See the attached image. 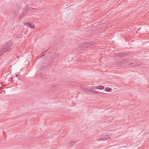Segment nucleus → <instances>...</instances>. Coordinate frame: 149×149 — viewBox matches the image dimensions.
I'll return each instance as SVG.
<instances>
[{
    "mask_svg": "<svg viewBox=\"0 0 149 149\" xmlns=\"http://www.w3.org/2000/svg\"><path fill=\"white\" fill-rule=\"evenodd\" d=\"M75 143V142L74 141H72L70 143L68 144V146H70L73 145Z\"/></svg>",
    "mask_w": 149,
    "mask_h": 149,
    "instance_id": "nucleus-6",
    "label": "nucleus"
},
{
    "mask_svg": "<svg viewBox=\"0 0 149 149\" xmlns=\"http://www.w3.org/2000/svg\"><path fill=\"white\" fill-rule=\"evenodd\" d=\"M111 90V88L109 87L106 88L105 89V91H107L109 92Z\"/></svg>",
    "mask_w": 149,
    "mask_h": 149,
    "instance_id": "nucleus-5",
    "label": "nucleus"
},
{
    "mask_svg": "<svg viewBox=\"0 0 149 149\" xmlns=\"http://www.w3.org/2000/svg\"><path fill=\"white\" fill-rule=\"evenodd\" d=\"M11 48L9 44L8 43L5 44L2 46L0 53L1 54H2L3 52L10 50Z\"/></svg>",
    "mask_w": 149,
    "mask_h": 149,
    "instance_id": "nucleus-1",
    "label": "nucleus"
},
{
    "mask_svg": "<svg viewBox=\"0 0 149 149\" xmlns=\"http://www.w3.org/2000/svg\"><path fill=\"white\" fill-rule=\"evenodd\" d=\"M104 88V87L102 86H96L95 87V89H103Z\"/></svg>",
    "mask_w": 149,
    "mask_h": 149,
    "instance_id": "nucleus-4",
    "label": "nucleus"
},
{
    "mask_svg": "<svg viewBox=\"0 0 149 149\" xmlns=\"http://www.w3.org/2000/svg\"><path fill=\"white\" fill-rule=\"evenodd\" d=\"M35 9H32V10H34Z\"/></svg>",
    "mask_w": 149,
    "mask_h": 149,
    "instance_id": "nucleus-9",
    "label": "nucleus"
},
{
    "mask_svg": "<svg viewBox=\"0 0 149 149\" xmlns=\"http://www.w3.org/2000/svg\"><path fill=\"white\" fill-rule=\"evenodd\" d=\"M25 24H26L27 25L31 28H35L34 25L32 22H29L27 23H26Z\"/></svg>",
    "mask_w": 149,
    "mask_h": 149,
    "instance_id": "nucleus-3",
    "label": "nucleus"
},
{
    "mask_svg": "<svg viewBox=\"0 0 149 149\" xmlns=\"http://www.w3.org/2000/svg\"><path fill=\"white\" fill-rule=\"evenodd\" d=\"M16 76L17 77L18 76H17V75H16Z\"/></svg>",
    "mask_w": 149,
    "mask_h": 149,
    "instance_id": "nucleus-7",
    "label": "nucleus"
},
{
    "mask_svg": "<svg viewBox=\"0 0 149 149\" xmlns=\"http://www.w3.org/2000/svg\"><path fill=\"white\" fill-rule=\"evenodd\" d=\"M111 136V134H108L106 135H103L102 136H99L97 138L98 141L106 140Z\"/></svg>",
    "mask_w": 149,
    "mask_h": 149,
    "instance_id": "nucleus-2",
    "label": "nucleus"
},
{
    "mask_svg": "<svg viewBox=\"0 0 149 149\" xmlns=\"http://www.w3.org/2000/svg\"><path fill=\"white\" fill-rule=\"evenodd\" d=\"M23 14H24L25 13H24V12H23Z\"/></svg>",
    "mask_w": 149,
    "mask_h": 149,
    "instance_id": "nucleus-8",
    "label": "nucleus"
}]
</instances>
